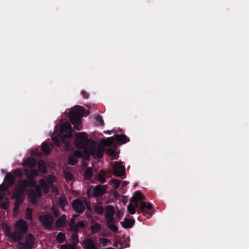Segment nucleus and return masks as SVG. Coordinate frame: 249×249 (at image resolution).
<instances>
[{
  "instance_id": "nucleus-41",
  "label": "nucleus",
  "mask_w": 249,
  "mask_h": 249,
  "mask_svg": "<svg viewBox=\"0 0 249 249\" xmlns=\"http://www.w3.org/2000/svg\"><path fill=\"white\" fill-rule=\"evenodd\" d=\"M100 243L102 245L103 247H105L108 245V243H111V242L109 240L102 238L100 239Z\"/></svg>"
},
{
  "instance_id": "nucleus-44",
  "label": "nucleus",
  "mask_w": 249,
  "mask_h": 249,
  "mask_svg": "<svg viewBox=\"0 0 249 249\" xmlns=\"http://www.w3.org/2000/svg\"><path fill=\"white\" fill-rule=\"evenodd\" d=\"M26 218L27 220L32 219V210L29 208H27V212L26 213Z\"/></svg>"
},
{
  "instance_id": "nucleus-57",
  "label": "nucleus",
  "mask_w": 249,
  "mask_h": 249,
  "mask_svg": "<svg viewBox=\"0 0 249 249\" xmlns=\"http://www.w3.org/2000/svg\"><path fill=\"white\" fill-rule=\"evenodd\" d=\"M133 206H135V209L136 208H140V205L138 204V202H133Z\"/></svg>"
},
{
  "instance_id": "nucleus-14",
  "label": "nucleus",
  "mask_w": 249,
  "mask_h": 249,
  "mask_svg": "<svg viewBox=\"0 0 249 249\" xmlns=\"http://www.w3.org/2000/svg\"><path fill=\"white\" fill-rule=\"evenodd\" d=\"M26 176L28 177V179L23 180L22 183L20 185L22 187L23 186H25V188L26 186L35 187L37 185L36 182L33 177L28 176L27 174H26Z\"/></svg>"
},
{
  "instance_id": "nucleus-26",
  "label": "nucleus",
  "mask_w": 249,
  "mask_h": 249,
  "mask_svg": "<svg viewBox=\"0 0 249 249\" xmlns=\"http://www.w3.org/2000/svg\"><path fill=\"white\" fill-rule=\"evenodd\" d=\"M24 164L25 165L28 166L31 168H34L37 164L36 160L34 158H29L26 159Z\"/></svg>"
},
{
  "instance_id": "nucleus-8",
  "label": "nucleus",
  "mask_w": 249,
  "mask_h": 249,
  "mask_svg": "<svg viewBox=\"0 0 249 249\" xmlns=\"http://www.w3.org/2000/svg\"><path fill=\"white\" fill-rule=\"evenodd\" d=\"M152 208V204L150 203L147 204L144 202H142L140 204V209L142 211V214L147 218H150L153 214V213L149 211Z\"/></svg>"
},
{
  "instance_id": "nucleus-35",
  "label": "nucleus",
  "mask_w": 249,
  "mask_h": 249,
  "mask_svg": "<svg viewBox=\"0 0 249 249\" xmlns=\"http://www.w3.org/2000/svg\"><path fill=\"white\" fill-rule=\"evenodd\" d=\"M68 204V202L66 199L60 198L58 200V205L63 211H65V207Z\"/></svg>"
},
{
  "instance_id": "nucleus-56",
  "label": "nucleus",
  "mask_w": 249,
  "mask_h": 249,
  "mask_svg": "<svg viewBox=\"0 0 249 249\" xmlns=\"http://www.w3.org/2000/svg\"><path fill=\"white\" fill-rule=\"evenodd\" d=\"M114 131L113 130H107V131H104V132L105 133V134H109L110 135L111 134L112 132H113Z\"/></svg>"
},
{
  "instance_id": "nucleus-62",
  "label": "nucleus",
  "mask_w": 249,
  "mask_h": 249,
  "mask_svg": "<svg viewBox=\"0 0 249 249\" xmlns=\"http://www.w3.org/2000/svg\"><path fill=\"white\" fill-rule=\"evenodd\" d=\"M3 197V195H0V199H2Z\"/></svg>"
},
{
  "instance_id": "nucleus-3",
  "label": "nucleus",
  "mask_w": 249,
  "mask_h": 249,
  "mask_svg": "<svg viewBox=\"0 0 249 249\" xmlns=\"http://www.w3.org/2000/svg\"><path fill=\"white\" fill-rule=\"evenodd\" d=\"M87 134L85 132H78L76 133L74 140L75 145L78 149H82L88 144Z\"/></svg>"
},
{
  "instance_id": "nucleus-19",
  "label": "nucleus",
  "mask_w": 249,
  "mask_h": 249,
  "mask_svg": "<svg viewBox=\"0 0 249 249\" xmlns=\"http://www.w3.org/2000/svg\"><path fill=\"white\" fill-rule=\"evenodd\" d=\"M28 193L35 195L37 196L38 198H40L42 196V191L41 187L39 185H36L35 187V189H29L28 190Z\"/></svg>"
},
{
  "instance_id": "nucleus-45",
  "label": "nucleus",
  "mask_w": 249,
  "mask_h": 249,
  "mask_svg": "<svg viewBox=\"0 0 249 249\" xmlns=\"http://www.w3.org/2000/svg\"><path fill=\"white\" fill-rule=\"evenodd\" d=\"M75 157L81 158L83 156V153L81 151L76 150L72 154Z\"/></svg>"
},
{
  "instance_id": "nucleus-37",
  "label": "nucleus",
  "mask_w": 249,
  "mask_h": 249,
  "mask_svg": "<svg viewBox=\"0 0 249 249\" xmlns=\"http://www.w3.org/2000/svg\"><path fill=\"white\" fill-rule=\"evenodd\" d=\"M109 184L113 186L114 189H117L120 186V181L116 178H113L110 180Z\"/></svg>"
},
{
  "instance_id": "nucleus-5",
  "label": "nucleus",
  "mask_w": 249,
  "mask_h": 249,
  "mask_svg": "<svg viewBox=\"0 0 249 249\" xmlns=\"http://www.w3.org/2000/svg\"><path fill=\"white\" fill-rule=\"evenodd\" d=\"M38 219L45 229H52L54 219L51 214L41 215L38 217Z\"/></svg>"
},
{
  "instance_id": "nucleus-49",
  "label": "nucleus",
  "mask_w": 249,
  "mask_h": 249,
  "mask_svg": "<svg viewBox=\"0 0 249 249\" xmlns=\"http://www.w3.org/2000/svg\"><path fill=\"white\" fill-rule=\"evenodd\" d=\"M10 187L8 186L6 183H2L0 185V190L1 191H7Z\"/></svg>"
},
{
  "instance_id": "nucleus-6",
  "label": "nucleus",
  "mask_w": 249,
  "mask_h": 249,
  "mask_svg": "<svg viewBox=\"0 0 249 249\" xmlns=\"http://www.w3.org/2000/svg\"><path fill=\"white\" fill-rule=\"evenodd\" d=\"M71 207L78 214H82L85 210V203L80 199L76 198L71 202Z\"/></svg>"
},
{
  "instance_id": "nucleus-58",
  "label": "nucleus",
  "mask_w": 249,
  "mask_h": 249,
  "mask_svg": "<svg viewBox=\"0 0 249 249\" xmlns=\"http://www.w3.org/2000/svg\"><path fill=\"white\" fill-rule=\"evenodd\" d=\"M85 207H87V208L89 210H90L91 207H90V204H88L87 202H85Z\"/></svg>"
},
{
  "instance_id": "nucleus-27",
  "label": "nucleus",
  "mask_w": 249,
  "mask_h": 249,
  "mask_svg": "<svg viewBox=\"0 0 249 249\" xmlns=\"http://www.w3.org/2000/svg\"><path fill=\"white\" fill-rule=\"evenodd\" d=\"M104 153V149L101 147L98 146L97 148L95 149V152L94 153V157H97L99 159H101L103 157Z\"/></svg>"
},
{
  "instance_id": "nucleus-30",
  "label": "nucleus",
  "mask_w": 249,
  "mask_h": 249,
  "mask_svg": "<svg viewBox=\"0 0 249 249\" xmlns=\"http://www.w3.org/2000/svg\"><path fill=\"white\" fill-rule=\"evenodd\" d=\"M84 176L85 178L88 180L91 179L93 176V170L92 168L88 167L86 169Z\"/></svg>"
},
{
  "instance_id": "nucleus-4",
  "label": "nucleus",
  "mask_w": 249,
  "mask_h": 249,
  "mask_svg": "<svg viewBox=\"0 0 249 249\" xmlns=\"http://www.w3.org/2000/svg\"><path fill=\"white\" fill-rule=\"evenodd\" d=\"M60 136L62 142L72 137V128L70 123L62 124L60 127Z\"/></svg>"
},
{
  "instance_id": "nucleus-43",
  "label": "nucleus",
  "mask_w": 249,
  "mask_h": 249,
  "mask_svg": "<svg viewBox=\"0 0 249 249\" xmlns=\"http://www.w3.org/2000/svg\"><path fill=\"white\" fill-rule=\"evenodd\" d=\"M95 119L96 121L99 123V125L103 126L104 125V120L101 115H98L96 116L95 117Z\"/></svg>"
},
{
  "instance_id": "nucleus-38",
  "label": "nucleus",
  "mask_w": 249,
  "mask_h": 249,
  "mask_svg": "<svg viewBox=\"0 0 249 249\" xmlns=\"http://www.w3.org/2000/svg\"><path fill=\"white\" fill-rule=\"evenodd\" d=\"M127 211L131 214H134L136 213L135 206L132 204H129L127 207Z\"/></svg>"
},
{
  "instance_id": "nucleus-22",
  "label": "nucleus",
  "mask_w": 249,
  "mask_h": 249,
  "mask_svg": "<svg viewBox=\"0 0 249 249\" xmlns=\"http://www.w3.org/2000/svg\"><path fill=\"white\" fill-rule=\"evenodd\" d=\"M41 189H42L45 194L49 192L50 189L46 181L44 179H41L39 181Z\"/></svg>"
},
{
  "instance_id": "nucleus-63",
  "label": "nucleus",
  "mask_w": 249,
  "mask_h": 249,
  "mask_svg": "<svg viewBox=\"0 0 249 249\" xmlns=\"http://www.w3.org/2000/svg\"><path fill=\"white\" fill-rule=\"evenodd\" d=\"M123 183H124V185H126V183L125 181H123Z\"/></svg>"
},
{
  "instance_id": "nucleus-7",
  "label": "nucleus",
  "mask_w": 249,
  "mask_h": 249,
  "mask_svg": "<svg viewBox=\"0 0 249 249\" xmlns=\"http://www.w3.org/2000/svg\"><path fill=\"white\" fill-rule=\"evenodd\" d=\"M35 243V237L32 234H29L25 239L24 243L19 244V249H32Z\"/></svg>"
},
{
  "instance_id": "nucleus-60",
  "label": "nucleus",
  "mask_w": 249,
  "mask_h": 249,
  "mask_svg": "<svg viewBox=\"0 0 249 249\" xmlns=\"http://www.w3.org/2000/svg\"><path fill=\"white\" fill-rule=\"evenodd\" d=\"M18 208H19V207L17 206L16 204H15V206H14V210L15 211H16V210H18Z\"/></svg>"
},
{
  "instance_id": "nucleus-11",
  "label": "nucleus",
  "mask_w": 249,
  "mask_h": 249,
  "mask_svg": "<svg viewBox=\"0 0 249 249\" xmlns=\"http://www.w3.org/2000/svg\"><path fill=\"white\" fill-rule=\"evenodd\" d=\"M106 191V186L98 185L94 187L92 193V196L94 197L102 196Z\"/></svg>"
},
{
  "instance_id": "nucleus-42",
  "label": "nucleus",
  "mask_w": 249,
  "mask_h": 249,
  "mask_svg": "<svg viewBox=\"0 0 249 249\" xmlns=\"http://www.w3.org/2000/svg\"><path fill=\"white\" fill-rule=\"evenodd\" d=\"M65 178L66 180L70 181L73 178L72 174L70 172H65Z\"/></svg>"
},
{
  "instance_id": "nucleus-1",
  "label": "nucleus",
  "mask_w": 249,
  "mask_h": 249,
  "mask_svg": "<svg viewBox=\"0 0 249 249\" xmlns=\"http://www.w3.org/2000/svg\"><path fill=\"white\" fill-rule=\"evenodd\" d=\"M88 112L84 107L75 106L70 109L68 118L71 122L74 125V128L77 130L82 129L81 118L82 116H87L89 115Z\"/></svg>"
},
{
  "instance_id": "nucleus-18",
  "label": "nucleus",
  "mask_w": 249,
  "mask_h": 249,
  "mask_svg": "<svg viewBox=\"0 0 249 249\" xmlns=\"http://www.w3.org/2000/svg\"><path fill=\"white\" fill-rule=\"evenodd\" d=\"M124 221L121 222L122 226L125 229L132 228L135 224V220L133 219L124 218Z\"/></svg>"
},
{
  "instance_id": "nucleus-9",
  "label": "nucleus",
  "mask_w": 249,
  "mask_h": 249,
  "mask_svg": "<svg viewBox=\"0 0 249 249\" xmlns=\"http://www.w3.org/2000/svg\"><path fill=\"white\" fill-rule=\"evenodd\" d=\"M115 211L112 205H108L105 208V218L106 222H114Z\"/></svg>"
},
{
  "instance_id": "nucleus-54",
  "label": "nucleus",
  "mask_w": 249,
  "mask_h": 249,
  "mask_svg": "<svg viewBox=\"0 0 249 249\" xmlns=\"http://www.w3.org/2000/svg\"><path fill=\"white\" fill-rule=\"evenodd\" d=\"M75 224V218H72L70 222V224H69V226L70 227V228L71 229V230L72 229V226L73 225H74Z\"/></svg>"
},
{
  "instance_id": "nucleus-24",
  "label": "nucleus",
  "mask_w": 249,
  "mask_h": 249,
  "mask_svg": "<svg viewBox=\"0 0 249 249\" xmlns=\"http://www.w3.org/2000/svg\"><path fill=\"white\" fill-rule=\"evenodd\" d=\"M38 171L42 173H45L47 172V167L45 161L43 160H40L38 162Z\"/></svg>"
},
{
  "instance_id": "nucleus-46",
  "label": "nucleus",
  "mask_w": 249,
  "mask_h": 249,
  "mask_svg": "<svg viewBox=\"0 0 249 249\" xmlns=\"http://www.w3.org/2000/svg\"><path fill=\"white\" fill-rule=\"evenodd\" d=\"M14 174L16 177H21L23 175L22 171L20 168H17L14 171Z\"/></svg>"
},
{
  "instance_id": "nucleus-51",
  "label": "nucleus",
  "mask_w": 249,
  "mask_h": 249,
  "mask_svg": "<svg viewBox=\"0 0 249 249\" xmlns=\"http://www.w3.org/2000/svg\"><path fill=\"white\" fill-rule=\"evenodd\" d=\"M53 142H54L55 145L59 146L60 145V140L58 137H54L52 138Z\"/></svg>"
},
{
  "instance_id": "nucleus-64",
  "label": "nucleus",
  "mask_w": 249,
  "mask_h": 249,
  "mask_svg": "<svg viewBox=\"0 0 249 249\" xmlns=\"http://www.w3.org/2000/svg\"><path fill=\"white\" fill-rule=\"evenodd\" d=\"M2 207H3V208H5V207H4L3 205Z\"/></svg>"
},
{
  "instance_id": "nucleus-40",
  "label": "nucleus",
  "mask_w": 249,
  "mask_h": 249,
  "mask_svg": "<svg viewBox=\"0 0 249 249\" xmlns=\"http://www.w3.org/2000/svg\"><path fill=\"white\" fill-rule=\"evenodd\" d=\"M28 196H29L31 202L32 204H35L37 202V199L38 197L37 196H36L35 195L31 194L29 193H28Z\"/></svg>"
},
{
  "instance_id": "nucleus-39",
  "label": "nucleus",
  "mask_w": 249,
  "mask_h": 249,
  "mask_svg": "<svg viewBox=\"0 0 249 249\" xmlns=\"http://www.w3.org/2000/svg\"><path fill=\"white\" fill-rule=\"evenodd\" d=\"M73 243L74 245H77L79 243V238L77 233L74 232L71 236Z\"/></svg>"
},
{
  "instance_id": "nucleus-15",
  "label": "nucleus",
  "mask_w": 249,
  "mask_h": 249,
  "mask_svg": "<svg viewBox=\"0 0 249 249\" xmlns=\"http://www.w3.org/2000/svg\"><path fill=\"white\" fill-rule=\"evenodd\" d=\"M66 220L67 216L65 214H63L59 216L55 221V228L59 229L63 227L65 225Z\"/></svg>"
},
{
  "instance_id": "nucleus-25",
  "label": "nucleus",
  "mask_w": 249,
  "mask_h": 249,
  "mask_svg": "<svg viewBox=\"0 0 249 249\" xmlns=\"http://www.w3.org/2000/svg\"><path fill=\"white\" fill-rule=\"evenodd\" d=\"M85 227V225L84 222L83 221H80L72 226L71 230L74 232L78 233L79 231V228L84 229Z\"/></svg>"
},
{
  "instance_id": "nucleus-53",
  "label": "nucleus",
  "mask_w": 249,
  "mask_h": 249,
  "mask_svg": "<svg viewBox=\"0 0 249 249\" xmlns=\"http://www.w3.org/2000/svg\"><path fill=\"white\" fill-rule=\"evenodd\" d=\"M81 94L84 99H88L89 98V94L86 91L82 90L81 91Z\"/></svg>"
},
{
  "instance_id": "nucleus-36",
  "label": "nucleus",
  "mask_w": 249,
  "mask_h": 249,
  "mask_svg": "<svg viewBox=\"0 0 249 249\" xmlns=\"http://www.w3.org/2000/svg\"><path fill=\"white\" fill-rule=\"evenodd\" d=\"M78 160L73 155H71L68 157V162L71 165H75L77 164Z\"/></svg>"
},
{
  "instance_id": "nucleus-61",
  "label": "nucleus",
  "mask_w": 249,
  "mask_h": 249,
  "mask_svg": "<svg viewBox=\"0 0 249 249\" xmlns=\"http://www.w3.org/2000/svg\"><path fill=\"white\" fill-rule=\"evenodd\" d=\"M78 216H79V215H78V214H73V217H72V218H75L76 217H77Z\"/></svg>"
},
{
  "instance_id": "nucleus-33",
  "label": "nucleus",
  "mask_w": 249,
  "mask_h": 249,
  "mask_svg": "<svg viewBox=\"0 0 249 249\" xmlns=\"http://www.w3.org/2000/svg\"><path fill=\"white\" fill-rule=\"evenodd\" d=\"M56 239L60 244L64 243L66 240L65 234L62 232H59L56 236Z\"/></svg>"
},
{
  "instance_id": "nucleus-17",
  "label": "nucleus",
  "mask_w": 249,
  "mask_h": 249,
  "mask_svg": "<svg viewBox=\"0 0 249 249\" xmlns=\"http://www.w3.org/2000/svg\"><path fill=\"white\" fill-rule=\"evenodd\" d=\"M145 199V196L142 193L139 191H137L135 192V195L133 197L130 199V201L132 202H139V201L144 200Z\"/></svg>"
},
{
  "instance_id": "nucleus-59",
  "label": "nucleus",
  "mask_w": 249,
  "mask_h": 249,
  "mask_svg": "<svg viewBox=\"0 0 249 249\" xmlns=\"http://www.w3.org/2000/svg\"><path fill=\"white\" fill-rule=\"evenodd\" d=\"M122 214L120 212L117 213L116 214V216L119 217V218L122 216Z\"/></svg>"
},
{
  "instance_id": "nucleus-47",
  "label": "nucleus",
  "mask_w": 249,
  "mask_h": 249,
  "mask_svg": "<svg viewBox=\"0 0 249 249\" xmlns=\"http://www.w3.org/2000/svg\"><path fill=\"white\" fill-rule=\"evenodd\" d=\"M38 171L34 168H31L30 171V176L31 177L35 176L37 177L38 175Z\"/></svg>"
},
{
  "instance_id": "nucleus-29",
  "label": "nucleus",
  "mask_w": 249,
  "mask_h": 249,
  "mask_svg": "<svg viewBox=\"0 0 249 249\" xmlns=\"http://www.w3.org/2000/svg\"><path fill=\"white\" fill-rule=\"evenodd\" d=\"M93 209L95 213L99 215H102L103 214L104 212V209L100 204L95 205L93 206Z\"/></svg>"
},
{
  "instance_id": "nucleus-21",
  "label": "nucleus",
  "mask_w": 249,
  "mask_h": 249,
  "mask_svg": "<svg viewBox=\"0 0 249 249\" xmlns=\"http://www.w3.org/2000/svg\"><path fill=\"white\" fill-rule=\"evenodd\" d=\"M4 182L8 186H12L14 183V177L11 174H7L4 178Z\"/></svg>"
},
{
  "instance_id": "nucleus-10",
  "label": "nucleus",
  "mask_w": 249,
  "mask_h": 249,
  "mask_svg": "<svg viewBox=\"0 0 249 249\" xmlns=\"http://www.w3.org/2000/svg\"><path fill=\"white\" fill-rule=\"evenodd\" d=\"M125 167L122 162H116L113 166V174L115 177H122L125 173Z\"/></svg>"
},
{
  "instance_id": "nucleus-20",
  "label": "nucleus",
  "mask_w": 249,
  "mask_h": 249,
  "mask_svg": "<svg viewBox=\"0 0 249 249\" xmlns=\"http://www.w3.org/2000/svg\"><path fill=\"white\" fill-rule=\"evenodd\" d=\"M115 139L114 136L108 137L106 139H103L101 140V143L104 146H110L113 144Z\"/></svg>"
},
{
  "instance_id": "nucleus-50",
  "label": "nucleus",
  "mask_w": 249,
  "mask_h": 249,
  "mask_svg": "<svg viewBox=\"0 0 249 249\" xmlns=\"http://www.w3.org/2000/svg\"><path fill=\"white\" fill-rule=\"evenodd\" d=\"M52 211L53 213V215L55 217H57L60 214L59 211L58 209L55 208L54 207H53L52 208Z\"/></svg>"
},
{
  "instance_id": "nucleus-2",
  "label": "nucleus",
  "mask_w": 249,
  "mask_h": 249,
  "mask_svg": "<svg viewBox=\"0 0 249 249\" xmlns=\"http://www.w3.org/2000/svg\"><path fill=\"white\" fill-rule=\"evenodd\" d=\"M15 231L9 234V237L15 242L21 240L24 234L27 233L28 226L27 222L22 219H19L15 225Z\"/></svg>"
},
{
  "instance_id": "nucleus-32",
  "label": "nucleus",
  "mask_w": 249,
  "mask_h": 249,
  "mask_svg": "<svg viewBox=\"0 0 249 249\" xmlns=\"http://www.w3.org/2000/svg\"><path fill=\"white\" fill-rule=\"evenodd\" d=\"M92 233L98 232L101 230V226L98 223H95L90 226Z\"/></svg>"
},
{
  "instance_id": "nucleus-28",
  "label": "nucleus",
  "mask_w": 249,
  "mask_h": 249,
  "mask_svg": "<svg viewBox=\"0 0 249 249\" xmlns=\"http://www.w3.org/2000/svg\"><path fill=\"white\" fill-rule=\"evenodd\" d=\"M106 175L107 173L104 170L100 171L98 175V178L101 183H104L106 181Z\"/></svg>"
},
{
  "instance_id": "nucleus-12",
  "label": "nucleus",
  "mask_w": 249,
  "mask_h": 249,
  "mask_svg": "<svg viewBox=\"0 0 249 249\" xmlns=\"http://www.w3.org/2000/svg\"><path fill=\"white\" fill-rule=\"evenodd\" d=\"M84 249H98L95 242L91 238H86L81 243Z\"/></svg>"
},
{
  "instance_id": "nucleus-31",
  "label": "nucleus",
  "mask_w": 249,
  "mask_h": 249,
  "mask_svg": "<svg viewBox=\"0 0 249 249\" xmlns=\"http://www.w3.org/2000/svg\"><path fill=\"white\" fill-rule=\"evenodd\" d=\"M41 151L44 154L49 155L51 153V149L49 145L47 143L43 142L42 144Z\"/></svg>"
},
{
  "instance_id": "nucleus-16",
  "label": "nucleus",
  "mask_w": 249,
  "mask_h": 249,
  "mask_svg": "<svg viewBox=\"0 0 249 249\" xmlns=\"http://www.w3.org/2000/svg\"><path fill=\"white\" fill-rule=\"evenodd\" d=\"M114 138L121 144H125L129 141V138L125 134H115Z\"/></svg>"
},
{
  "instance_id": "nucleus-52",
  "label": "nucleus",
  "mask_w": 249,
  "mask_h": 249,
  "mask_svg": "<svg viewBox=\"0 0 249 249\" xmlns=\"http://www.w3.org/2000/svg\"><path fill=\"white\" fill-rule=\"evenodd\" d=\"M23 201V198H19V199H15V203L18 207H19V206L22 203Z\"/></svg>"
},
{
  "instance_id": "nucleus-34",
  "label": "nucleus",
  "mask_w": 249,
  "mask_h": 249,
  "mask_svg": "<svg viewBox=\"0 0 249 249\" xmlns=\"http://www.w3.org/2000/svg\"><path fill=\"white\" fill-rule=\"evenodd\" d=\"M114 222H106L107 226L108 229H109L111 231L113 232H117L118 231V228L117 226L114 224Z\"/></svg>"
},
{
  "instance_id": "nucleus-23",
  "label": "nucleus",
  "mask_w": 249,
  "mask_h": 249,
  "mask_svg": "<svg viewBox=\"0 0 249 249\" xmlns=\"http://www.w3.org/2000/svg\"><path fill=\"white\" fill-rule=\"evenodd\" d=\"M20 190L16 191L13 194V197L15 199L23 198V196L25 190V186L23 187L20 185Z\"/></svg>"
},
{
  "instance_id": "nucleus-48",
  "label": "nucleus",
  "mask_w": 249,
  "mask_h": 249,
  "mask_svg": "<svg viewBox=\"0 0 249 249\" xmlns=\"http://www.w3.org/2000/svg\"><path fill=\"white\" fill-rule=\"evenodd\" d=\"M108 154L111 156L116 157L117 156V152L112 148H108L107 150Z\"/></svg>"
},
{
  "instance_id": "nucleus-55",
  "label": "nucleus",
  "mask_w": 249,
  "mask_h": 249,
  "mask_svg": "<svg viewBox=\"0 0 249 249\" xmlns=\"http://www.w3.org/2000/svg\"><path fill=\"white\" fill-rule=\"evenodd\" d=\"M71 247L70 245H63L61 246V249H71Z\"/></svg>"
},
{
  "instance_id": "nucleus-13",
  "label": "nucleus",
  "mask_w": 249,
  "mask_h": 249,
  "mask_svg": "<svg viewBox=\"0 0 249 249\" xmlns=\"http://www.w3.org/2000/svg\"><path fill=\"white\" fill-rule=\"evenodd\" d=\"M84 154L85 155L84 159L89 160L91 155L94 156V153L95 152V146H86L84 147Z\"/></svg>"
}]
</instances>
